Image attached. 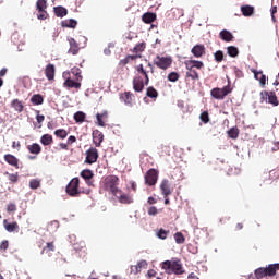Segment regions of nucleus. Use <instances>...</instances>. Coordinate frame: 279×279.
Wrapping results in <instances>:
<instances>
[{
	"mask_svg": "<svg viewBox=\"0 0 279 279\" xmlns=\"http://www.w3.org/2000/svg\"><path fill=\"white\" fill-rule=\"evenodd\" d=\"M64 78L63 86L64 88H74L81 89L82 88V70L80 68H72L71 71H64L62 74Z\"/></svg>",
	"mask_w": 279,
	"mask_h": 279,
	"instance_id": "1",
	"label": "nucleus"
},
{
	"mask_svg": "<svg viewBox=\"0 0 279 279\" xmlns=\"http://www.w3.org/2000/svg\"><path fill=\"white\" fill-rule=\"evenodd\" d=\"M186 69V78H191L192 81H198L199 74L195 70H202L204 68V63L197 60H186L184 62Z\"/></svg>",
	"mask_w": 279,
	"mask_h": 279,
	"instance_id": "2",
	"label": "nucleus"
},
{
	"mask_svg": "<svg viewBox=\"0 0 279 279\" xmlns=\"http://www.w3.org/2000/svg\"><path fill=\"white\" fill-rule=\"evenodd\" d=\"M120 179L118 175H107L104 180V189L105 191L111 193L112 195L118 196V194H121V190L118 187Z\"/></svg>",
	"mask_w": 279,
	"mask_h": 279,
	"instance_id": "3",
	"label": "nucleus"
},
{
	"mask_svg": "<svg viewBox=\"0 0 279 279\" xmlns=\"http://www.w3.org/2000/svg\"><path fill=\"white\" fill-rule=\"evenodd\" d=\"M232 87L230 84L223 86L222 88L215 87L210 90V96L216 100H225L226 97L232 93Z\"/></svg>",
	"mask_w": 279,
	"mask_h": 279,
	"instance_id": "4",
	"label": "nucleus"
},
{
	"mask_svg": "<svg viewBox=\"0 0 279 279\" xmlns=\"http://www.w3.org/2000/svg\"><path fill=\"white\" fill-rule=\"evenodd\" d=\"M80 179L73 178L71 182L65 187V193L72 197L80 196L82 194V191L80 190Z\"/></svg>",
	"mask_w": 279,
	"mask_h": 279,
	"instance_id": "5",
	"label": "nucleus"
},
{
	"mask_svg": "<svg viewBox=\"0 0 279 279\" xmlns=\"http://www.w3.org/2000/svg\"><path fill=\"white\" fill-rule=\"evenodd\" d=\"M260 96V102L264 104H269L274 107H277L279 106V100H278V96L276 95L275 92H267V90H264L259 94Z\"/></svg>",
	"mask_w": 279,
	"mask_h": 279,
	"instance_id": "6",
	"label": "nucleus"
},
{
	"mask_svg": "<svg viewBox=\"0 0 279 279\" xmlns=\"http://www.w3.org/2000/svg\"><path fill=\"white\" fill-rule=\"evenodd\" d=\"M154 64L158 69L166 71L171 66L172 58L170 56L161 57L160 54H157L156 58L154 59Z\"/></svg>",
	"mask_w": 279,
	"mask_h": 279,
	"instance_id": "7",
	"label": "nucleus"
},
{
	"mask_svg": "<svg viewBox=\"0 0 279 279\" xmlns=\"http://www.w3.org/2000/svg\"><path fill=\"white\" fill-rule=\"evenodd\" d=\"M161 268L162 270H171L173 271L175 275H182L184 272L183 268H182V264H180L179 262H162L161 264Z\"/></svg>",
	"mask_w": 279,
	"mask_h": 279,
	"instance_id": "8",
	"label": "nucleus"
},
{
	"mask_svg": "<svg viewBox=\"0 0 279 279\" xmlns=\"http://www.w3.org/2000/svg\"><path fill=\"white\" fill-rule=\"evenodd\" d=\"M99 159V151L96 147H90L87 151H86V159H85V163L86 165H95Z\"/></svg>",
	"mask_w": 279,
	"mask_h": 279,
	"instance_id": "9",
	"label": "nucleus"
},
{
	"mask_svg": "<svg viewBox=\"0 0 279 279\" xmlns=\"http://www.w3.org/2000/svg\"><path fill=\"white\" fill-rule=\"evenodd\" d=\"M145 184L148 186H154L158 180V171L156 169H150L145 173L144 177Z\"/></svg>",
	"mask_w": 279,
	"mask_h": 279,
	"instance_id": "10",
	"label": "nucleus"
},
{
	"mask_svg": "<svg viewBox=\"0 0 279 279\" xmlns=\"http://www.w3.org/2000/svg\"><path fill=\"white\" fill-rule=\"evenodd\" d=\"M146 80L142 75L133 77V90L142 93L145 89Z\"/></svg>",
	"mask_w": 279,
	"mask_h": 279,
	"instance_id": "11",
	"label": "nucleus"
},
{
	"mask_svg": "<svg viewBox=\"0 0 279 279\" xmlns=\"http://www.w3.org/2000/svg\"><path fill=\"white\" fill-rule=\"evenodd\" d=\"M93 136V143L95 145L96 148L101 147V144L104 142L105 135L102 134V132L98 129L94 130L92 133Z\"/></svg>",
	"mask_w": 279,
	"mask_h": 279,
	"instance_id": "12",
	"label": "nucleus"
},
{
	"mask_svg": "<svg viewBox=\"0 0 279 279\" xmlns=\"http://www.w3.org/2000/svg\"><path fill=\"white\" fill-rule=\"evenodd\" d=\"M120 100L124 102L125 106H133L134 102V94L131 92H124L120 94Z\"/></svg>",
	"mask_w": 279,
	"mask_h": 279,
	"instance_id": "13",
	"label": "nucleus"
},
{
	"mask_svg": "<svg viewBox=\"0 0 279 279\" xmlns=\"http://www.w3.org/2000/svg\"><path fill=\"white\" fill-rule=\"evenodd\" d=\"M68 43L70 44V50H68V53L72 56H76L77 53H80V44H77L73 37L68 38Z\"/></svg>",
	"mask_w": 279,
	"mask_h": 279,
	"instance_id": "14",
	"label": "nucleus"
},
{
	"mask_svg": "<svg viewBox=\"0 0 279 279\" xmlns=\"http://www.w3.org/2000/svg\"><path fill=\"white\" fill-rule=\"evenodd\" d=\"M4 162H7L10 167H14L15 169H20V159L14 155L8 154L4 155Z\"/></svg>",
	"mask_w": 279,
	"mask_h": 279,
	"instance_id": "15",
	"label": "nucleus"
},
{
	"mask_svg": "<svg viewBox=\"0 0 279 279\" xmlns=\"http://www.w3.org/2000/svg\"><path fill=\"white\" fill-rule=\"evenodd\" d=\"M160 191L161 194L163 195V198H167L169 195H171L170 182L168 179H163L161 181Z\"/></svg>",
	"mask_w": 279,
	"mask_h": 279,
	"instance_id": "16",
	"label": "nucleus"
},
{
	"mask_svg": "<svg viewBox=\"0 0 279 279\" xmlns=\"http://www.w3.org/2000/svg\"><path fill=\"white\" fill-rule=\"evenodd\" d=\"M136 72L138 73V75H143L144 80H145V86H148L149 84V71L147 70V68L144 66V64H140L136 68Z\"/></svg>",
	"mask_w": 279,
	"mask_h": 279,
	"instance_id": "17",
	"label": "nucleus"
},
{
	"mask_svg": "<svg viewBox=\"0 0 279 279\" xmlns=\"http://www.w3.org/2000/svg\"><path fill=\"white\" fill-rule=\"evenodd\" d=\"M205 47L204 45H195L192 50H191V53L196 58V59H199L202 58L203 56H205Z\"/></svg>",
	"mask_w": 279,
	"mask_h": 279,
	"instance_id": "18",
	"label": "nucleus"
},
{
	"mask_svg": "<svg viewBox=\"0 0 279 279\" xmlns=\"http://www.w3.org/2000/svg\"><path fill=\"white\" fill-rule=\"evenodd\" d=\"M148 263L146 260L138 262L137 265L131 266V274L137 275L143 271V269H147Z\"/></svg>",
	"mask_w": 279,
	"mask_h": 279,
	"instance_id": "19",
	"label": "nucleus"
},
{
	"mask_svg": "<svg viewBox=\"0 0 279 279\" xmlns=\"http://www.w3.org/2000/svg\"><path fill=\"white\" fill-rule=\"evenodd\" d=\"M118 195H120V196H116V197H118L119 202L123 205H130V204L134 203L132 195L124 194V193H122V191H121V193H118Z\"/></svg>",
	"mask_w": 279,
	"mask_h": 279,
	"instance_id": "20",
	"label": "nucleus"
},
{
	"mask_svg": "<svg viewBox=\"0 0 279 279\" xmlns=\"http://www.w3.org/2000/svg\"><path fill=\"white\" fill-rule=\"evenodd\" d=\"M56 252V245L54 242H48L46 243V246L41 250V255H48V257L52 256V253Z\"/></svg>",
	"mask_w": 279,
	"mask_h": 279,
	"instance_id": "21",
	"label": "nucleus"
},
{
	"mask_svg": "<svg viewBox=\"0 0 279 279\" xmlns=\"http://www.w3.org/2000/svg\"><path fill=\"white\" fill-rule=\"evenodd\" d=\"M267 277H275L279 271V263L269 264L268 267L265 268Z\"/></svg>",
	"mask_w": 279,
	"mask_h": 279,
	"instance_id": "22",
	"label": "nucleus"
},
{
	"mask_svg": "<svg viewBox=\"0 0 279 279\" xmlns=\"http://www.w3.org/2000/svg\"><path fill=\"white\" fill-rule=\"evenodd\" d=\"M95 177V173H93L89 169H86V170H83L81 172V178L83 180H86V183L89 185V186H93V182L90 181L93 178Z\"/></svg>",
	"mask_w": 279,
	"mask_h": 279,
	"instance_id": "23",
	"label": "nucleus"
},
{
	"mask_svg": "<svg viewBox=\"0 0 279 279\" xmlns=\"http://www.w3.org/2000/svg\"><path fill=\"white\" fill-rule=\"evenodd\" d=\"M45 75L47 77L48 81H52L54 80V75H56V66L53 64H48L45 68Z\"/></svg>",
	"mask_w": 279,
	"mask_h": 279,
	"instance_id": "24",
	"label": "nucleus"
},
{
	"mask_svg": "<svg viewBox=\"0 0 279 279\" xmlns=\"http://www.w3.org/2000/svg\"><path fill=\"white\" fill-rule=\"evenodd\" d=\"M11 107L17 112L21 113L24 110V104L19 98H15L11 101Z\"/></svg>",
	"mask_w": 279,
	"mask_h": 279,
	"instance_id": "25",
	"label": "nucleus"
},
{
	"mask_svg": "<svg viewBox=\"0 0 279 279\" xmlns=\"http://www.w3.org/2000/svg\"><path fill=\"white\" fill-rule=\"evenodd\" d=\"M219 37L225 43H232L233 39H234V36L232 35V33H230L227 29L221 31L220 34H219Z\"/></svg>",
	"mask_w": 279,
	"mask_h": 279,
	"instance_id": "26",
	"label": "nucleus"
},
{
	"mask_svg": "<svg viewBox=\"0 0 279 279\" xmlns=\"http://www.w3.org/2000/svg\"><path fill=\"white\" fill-rule=\"evenodd\" d=\"M157 15L156 13H153V12H146L143 14L142 16V21L145 23V24H151L155 22Z\"/></svg>",
	"mask_w": 279,
	"mask_h": 279,
	"instance_id": "27",
	"label": "nucleus"
},
{
	"mask_svg": "<svg viewBox=\"0 0 279 279\" xmlns=\"http://www.w3.org/2000/svg\"><path fill=\"white\" fill-rule=\"evenodd\" d=\"M27 150L33 155H39L41 153V146L38 143L27 145Z\"/></svg>",
	"mask_w": 279,
	"mask_h": 279,
	"instance_id": "28",
	"label": "nucleus"
},
{
	"mask_svg": "<svg viewBox=\"0 0 279 279\" xmlns=\"http://www.w3.org/2000/svg\"><path fill=\"white\" fill-rule=\"evenodd\" d=\"M241 12L243 16H253L254 15V7L251 5H242Z\"/></svg>",
	"mask_w": 279,
	"mask_h": 279,
	"instance_id": "29",
	"label": "nucleus"
},
{
	"mask_svg": "<svg viewBox=\"0 0 279 279\" xmlns=\"http://www.w3.org/2000/svg\"><path fill=\"white\" fill-rule=\"evenodd\" d=\"M40 143L44 145V146H50L53 144V137L52 135L50 134H44L40 138Z\"/></svg>",
	"mask_w": 279,
	"mask_h": 279,
	"instance_id": "30",
	"label": "nucleus"
},
{
	"mask_svg": "<svg viewBox=\"0 0 279 279\" xmlns=\"http://www.w3.org/2000/svg\"><path fill=\"white\" fill-rule=\"evenodd\" d=\"M31 104L33 106H41L44 104V98L40 94H37V95H33L31 97Z\"/></svg>",
	"mask_w": 279,
	"mask_h": 279,
	"instance_id": "31",
	"label": "nucleus"
},
{
	"mask_svg": "<svg viewBox=\"0 0 279 279\" xmlns=\"http://www.w3.org/2000/svg\"><path fill=\"white\" fill-rule=\"evenodd\" d=\"M227 136L232 140L239 138V126H232L231 129H229L227 131Z\"/></svg>",
	"mask_w": 279,
	"mask_h": 279,
	"instance_id": "32",
	"label": "nucleus"
},
{
	"mask_svg": "<svg viewBox=\"0 0 279 279\" xmlns=\"http://www.w3.org/2000/svg\"><path fill=\"white\" fill-rule=\"evenodd\" d=\"M146 96L148 98H151V99L156 100L157 97H158V92L156 90V88L154 86H148L146 88Z\"/></svg>",
	"mask_w": 279,
	"mask_h": 279,
	"instance_id": "33",
	"label": "nucleus"
},
{
	"mask_svg": "<svg viewBox=\"0 0 279 279\" xmlns=\"http://www.w3.org/2000/svg\"><path fill=\"white\" fill-rule=\"evenodd\" d=\"M54 13L58 17H64L68 15V9L65 7H54Z\"/></svg>",
	"mask_w": 279,
	"mask_h": 279,
	"instance_id": "34",
	"label": "nucleus"
},
{
	"mask_svg": "<svg viewBox=\"0 0 279 279\" xmlns=\"http://www.w3.org/2000/svg\"><path fill=\"white\" fill-rule=\"evenodd\" d=\"M146 49V43L143 41V43H138L135 47H133V50H131V52L133 53H143Z\"/></svg>",
	"mask_w": 279,
	"mask_h": 279,
	"instance_id": "35",
	"label": "nucleus"
},
{
	"mask_svg": "<svg viewBox=\"0 0 279 279\" xmlns=\"http://www.w3.org/2000/svg\"><path fill=\"white\" fill-rule=\"evenodd\" d=\"M227 53L231 58H236V57H239V48H236L234 46H229V47H227Z\"/></svg>",
	"mask_w": 279,
	"mask_h": 279,
	"instance_id": "36",
	"label": "nucleus"
},
{
	"mask_svg": "<svg viewBox=\"0 0 279 279\" xmlns=\"http://www.w3.org/2000/svg\"><path fill=\"white\" fill-rule=\"evenodd\" d=\"M86 120V113L84 111H76L74 114V121L77 123H83Z\"/></svg>",
	"mask_w": 279,
	"mask_h": 279,
	"instance_id": "37",
	"label": "nucleus"
},
{
	"mask_svg": "<svg viewBox=\"0 0 279 279\" xmlns=\"http://www.w3.org/2000/svg\"><path fill=\"white\" fill-rule=\"evenodd\" d=\"M77 25L75 20H66L62 22V27L74 29Z\"/></svg>",
	"mask_w": 279,
	"mask_h": 279,
	"instance_id": "38",
	"label": "nucleus"
},
{
	"mask_svg": "<svg viewBox=\"0 0 279 279\" xmlns=\"http://www.w3.org/2000/svg\"><path fill=\"white\" fill-rule=\"evenodd\" d=\"M255 277H256V279H263L265 277H268L266 268L260 267V268L256 269L255 270Z\"/></svg>",
	"mask_w": 279,
	"mask_h": 279,
	"instance_id": "39",
	"label": "nucleus"
},
{
	"mask_svg": "<svg viewBox=\"0 0 279 279\" xmlns=\"http://www.w3.org/2000/svg\"><path fill=\"white\" fill-rule=\"evenodd\" d=\"M54 135L61 140H65L69 133L65 129H57Z\"/></svg>",
	"mask_w": 279,
	"mask_h": 279,
	"instance_id": "40",
	"label": "nucleus"
},
{
	"mask_svg": "<svg viewBox=\"0 0 279 279\" xmlns=\"http://www.w3.org/2000/svg\"><path fill=\"white\" fill-rule=\"evenodd\" d=\"M4 229H7L8 232H14L20 229L19 223L16 221L12 223L4 225Z\"/></svg>",
	"mask_w": 279,
	"mask_h": 279,
	"instance_id": "41",
	"label": "nucleus"
},
{
	"mask_svg": "<svg viewBox=\"0 0 279 279\" xmlns=\"http://www.w3.org/2000/svg\"><path fill=\"white\" fill-rule=\"evenodd\" d=\"M105 118H107V111H105V113H97L96 114L98 126L104 128L106 125L105 122H104Z\"/></svg>",
	"mask_w": 279,
	"mask_h": 279,
	"instance_id": "42",
	"label": "nucleus"
},
{
	"mask_svg": "<svg viewBox=\"0 0 279 279\" xmlns=\"http://www.w3.org/2000/svg\"><path fill=\"white\" fill-rule=\"evenodd\" d=\"M174 241L177 244H183L185 242L184 234L180 233V231H178L177 233H174Z\"/></svg>",
	"mask_w": 279,
	"mask_h": 279,
	"instance_id": "43",
	"label": "nucleus"
},
{
	"mask_svg": "<svg viewBox=\"0 0 279 279\" xmlns=\"http://www.w3.org/2000/svg\"><path fill=\"white\" fill-rule=\"evenodd\" d=\"M169 233H170V231L159 229V231L156 233V235L159 240L165 241V240H167Z\"/></svg>",
	"mask_w": 279,
	"mask_h": 279,
	"instance_id": "44",
	"label": "nucleus"
},
{
	"mask_svg": "<svg viewBox=\"0 0 279 279\" xmlns=\"http://www.w3.org/2000/svg\"><path fill=\"white\" fill-rule=\"evenodd\" d=\"M4 175H9V180L12 184H15L19 182V172H15V173L4 172Z\"/></svg>",
	"mask_w": 279,
	"mask_h": 279,
	"instance_id": "45",
	"label": "nucleus"
},
{
	"mask_svg": "<svg viewBox=\"0 0 279 279\" xmlns=\"http://www.w3.org/2000/svg\"><path fill=\"white\" fill-rule=\"evenodd\" d=\"M180 80V74L178 72H170L168 74V81L171 83H175Z\"/></svg>",
	"mask_w": 279,
	"mask_h": 279,
	"instance_id": "46",
	"label": "nucleus"
},
{
	"mask_svg": "<svg viewBox=\"0 0 279 279\" xmlns=\"http://www.w3.org/2000/svg\"><path fill=\"white\" fill-rule=\"evenodd\" d=\"M214 60H216V62L220 63V62H223L225 60V52L223 51H217V52H214Z\"/></svg>",
	"mask_w": 279,
	"mask_h": 279,
	"instance_id": "47",
	"label": "nucleus"
},
{
	"mask_svg": "<svg viewBox=\"0 0 279 279\" xmlns=\"http://www.w3.org/2000/svg\"><path fill=\"white\" fill-rule=\"evenodd\" d=\"M29 187H31L32 190H37V189H39V187H40V181H39L38 179H32V180L29 181Z\"/></svg>",
	"mask_w": 279,
	"mask_h": 279,
	"instance_id": "48",
	"label": "nucleus"
},
{
	"mask_svg": "<svg viewBox=\"0 0 279 279\" xmlns=\"http://www.w3.org/2000/svg\"><path fill=\"white\" fill-rule=\"evenodd\" d=\"M47 9V0H38L37 1V10L38 12H43V10Z\"/></svg>",
	"mask_w": 279,
	"mask_h": 279,
	"instance_id": "49",
	"label": "nucleus"
},
{
	"mask_svg": "<svg viewBox=\"0 0 279 279\" xmlns=\"http://www.w3.org/2000/svg\"><path fill=\"white\" fill-rule=\"evenodd\" d=\"M199 119H201V121H203L205 124H206V123H209L210 118H209L208 111H203V113H201V116H199Z\"/></svg>",
	"mask_w": 279,
	"mask_h": 279,
	"instance_id": "50",
	"label": "nucleus"
},
{
	"mask_svg": "<svg viewBox=\"0 0 279 279\" xmlns=\"http://www.w3.org/2000/svg\"><path fill=\"white\" fill-rule=\"evenodd\" d=\"M147 214L150 216H156L158 214V209L156 208V206H150L147 209Z\"/></svg>",
	"mask_w": 279,
	"mask_h": 279,
	"instance_id": "51",
	"label": "nucleus"
},
{
	"mask_svg": "<svg viewBox=\"0 0 279 279\" xmlns=\"http://www.w3.org/2000/svg\"><path fill=\"white\" fill-rule=\"evenodd\" d=\"M7 210H8L9 213L16 211V210H17L16 204H15V203H9Z\"/></svg>",
	"mask_w": 279,
	"mask_h": 279,
	"instance_id": "52",
	"label": "nucleus"
},
{
	"mask_svg": "<svg viewBox=\"0 0 279 279\" xmlns=\"http://www.w3.org/2000/svg\"><path fill=\"white\" fill-rule=\"evenodd\" d=\"M126 58H128V60H129L130 62H133L134 60L141 59L142 56H141L140 53H136V54H128Z\"/></svg>",
	"mask_w": 279,
	"mask_h": 279,
	"instance_id": "53",
	"label": "nucleus"
},
{
	"mask_svg": "<svg viewBox=\"0 0 279 279\" xmlns=\"http://www.w3.org/2000/svg\"><path fill=\"white\" fill-rule=\"evenodd\" d=\"M266 80H267V77H266L265 74H263V73L259 74V80H258L259 85L265 86L266 85Z\"/></svg>",
	"mask_w": 279,
	"mask_h": 279,
	"instance_id": "54",
	"label": "nucleus"
},
{
	"mask_svg": "<svg viewBox=\"0 0 279 279\" xmlns=\"http://www.w3.org/2000/svg\"><path fill=\"white\" fill-rule=\"evenodd\" d=\"M8 247H9V242H8V240H4V241H2V242L0 243V250H1V251H7Z\"/></svg>",
	"mask_w": 279,
	"mask_h": 279,
	"instance_id": "55",
	"label": "nucleus"
},
{
	"mask_svg": "<svg viewBox=\"0 0 279 279\" xmlns=\"http://www.w3.org/2000/svg\"><path fill=\"white\" fill-rule=\"evenodd\" d=\"M252 73L254 74L255 80L259 81V76L263 74V71H257L256 69H252Z\"/></svg>",
	"mask_w": 279,
	"mask_h": 279,
	"instance_id": "56",
	"label": "nucleus"
},
{
	"mask_svg": "<svg viewBox=\"0 0 279 279\" xmlns=\"http://www.w3.org/2000/svg\"><path fill=\"white\" fill-rule=\"evenodd\" d=\"M47 16H48L47 11H45V10L39 11V14H38L39 20H47Z\"/></svg>",
	"mask_w": 279,
	"mask_h": 279,
	"instance_id": "57",
	"label": "nucleus"
},
{
	"mask_svg": "<svg viewBox=\"0 0 279 279\" xmlns=\"http://www.w3.org/2000/svg\"><path fill=\"white\" fill-rule=\"evenodd\" d=\"M277 12H278V8L277 7H271V9H270V13H271V19H272V21H276V14H277Z\"/></svg>",
	"mask_w": 279,
	"mask_h": 279,
	"instance_id": "58",
	"label": "nucleus"
},
{
	"mask_svg": "<svg viewBox=\"0 0 279 279\" xmlns=\"http://www.w3.org/2000/svg\"><path fill=\"white\" fill-rule=\"evenodd\" d=\"M37 112V117H36V120L39 124L43 123V121H45V117L44 114H39V111H36Z\"/></svg>",
	"mask_w": 279,
	"mask_h": 279,
	"instance_id": "59",
	"label": "nucleus"
},
{
	"mask_svg": "<svg viewBox=\"0 0 279 279\" xmlns=\"http://www.w3.org/2000/svg\"><path fill=\"white\" fill-rule=\"evenodd\" d=\"M76 142L75 136L71 135L70 137H68L66 140V145H72L73 143Z\"/></svg>",
	"mask_w": 279,
	"mask_h": 279,
	"instance_id": "60",
	"label": "nucleus"
},
{
	"mask_svg": "<svg viewBox=\"0 0 279 279\" xmlns=\"http://www.w3.org/2000/svg\"><path fill=\"white\" fill-rule=\"evenodd\" d=\"M147 278L151 279L156 276V271L154 269L147 270Z\"/></svg>",
	"mask_w": 279,
	"mask_h": 279,
	"instance_id": "61",
	"label": "nucleus"
},
{
	"mask_svg": "<svg viewBox=\"0 0 279 279\" xmlns=\"http://www.w3.org/2000/svg\"><path fill=\"white\" fill-rule=\"evenodd\" d=\"M130 63V59L128 58V57H125L124 59H122L121 61H120V65H122V66H124V65H126V64H129Z\"/></svg>",
	"mask_w": 279,
	"mask_h": 279,
	"instance_id": "62",
	"label": "nucleus"
},
{
	"mask_svg": "<svg viewBox=\"0 0 279 279\" xmlns=\"http://www.w3.org/2000/svg\"><path fill=\"white\" fill-rule=\"evenodd\" d=\"M274 148L272 151H278L279 150V142H274Z\"/></svg>",
	"mask_w": 279,
	"mask_h": 279,
	"instance_id": "63",
	"label": "nucleus"
},
{
	"mask_svg": "<svg viewBox=\"0 0 279 279\" xmlns=\"http://www.w3.org/2000/svg\"><path fill=\"white\" fill-rule=\"evenodd\" d=\"M187 279H199L194 272L189 275Z\"/></svg>",
	"mask_w": 279,
	"mask_h": 279,
	"instance_id": "64",
	"label": "nucleus"
}]
</instances>
